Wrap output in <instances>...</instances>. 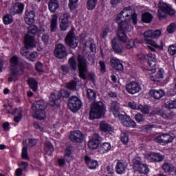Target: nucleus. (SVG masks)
Wrapping results in <instances>:
<instances>
[{
  "label": "nucleus",
  "instance_id": "obj_3",
  "mask_svg": "<svg viewBox=\"0 0 176 176\" xmlns=\"http://www.w3.org/2000/svg\"><path fill=\"white\" fill-rule=\"evenodd\" d=\"M107 112V107L102 102H97L92 104L89 112V119L94 120V119H100L105 115Z\"/></svg>",
  "mask_w": 176,
  "mask_h": 176
},
{
  "label": "nucleus",
  "instance_id": "obj_63",
  "mask_svg": "<svg viewBox=\"0 0 176 176\" xmlns=\"http://www.w3.org/2000/svg\"><path fill=\"white\" fill-rule=\"evenodd\" d=\"M135 119L136 121L140 122L144 120V117H142V115H141V113H138L135 116Z\"/></svg>",
  "mask_w": 176,
  "mask_h": 176
},
{
  "label": "nucleus",
  "instance_id": "obj_9",
  "mask_svg": "<svg viewBox=\"0 0 176 176\" xmlns=\"http://www.w3.org/2000/svg\"><path fill=\"white\" fill-rule=\"evenodd\" d=\"M156 72L155 69H147L146 70V75H151L150 79L153 82H160L162 78L164 76V70L163 69H160L156 74H153Z\"/></svg>",
  "mask_w": 176,
  "mask_h": 176
},
{
  "label": "nucleus",
  "instance_id": "obj_17",
  "mask_svg": "<svg viewBox=\"0 0 176 176\" xmlns=\"http://www.w3.org/2000/svg\"><path fill=\"white\" fill-rule=\"evenodd\" d=\"M100 144V135L95 133L90 138L88 142V147L89 149L94 150L98 148Z\"/></svg>",
  "mask_w": 176,
  "mask_h": 176
},
{
  "label": "nucleus",
  "instance_id": "obj_53",
  "mask_svg": "<svg viewBox=\"0 0 176 176\" xmlns=\"http://www.w3.org/2000/svg\"><path fill=\"white\" fill-rule=\"evenodd\" d=\"M176 30V24L173 23H170L167 29H166V31L168 32V34H173Z\"/></svg>",
  "mask_w": 176,
  "mask_h": 176
},
{
  "label": "nucleus",
  "instance_id": "obj_29",
  "mask_svg": "<svg viewBox=\"0 0 176 176\" xmlns=\"http://www.w3.org/2000/svg\"><path fill=\"white\" fill-rule=\"evenodd\" d=\"M149 95L155 100H160L164 96V91L162 89H153L149 91Z\"/></svg>",
  "mask_w": 176,
  "mask_h": 176
},
{
  "label": "nucleus",
  "instance_id": "obj_21",
  "mask_svg": "<svg viewBox=\"0 0 176 176\" xmlns=\"http://www.w3.org/2000/svg\"><path fill=\"white\" fill-rule=\"evenodd\" d=\"M60 28L61 31H67L69 25V15L68 14H65L60 17Z\"/></svg>",
  "mask_w": 176,
  "mask_h": 176
},
{
  "label": "nucleus",
  "instance_id": "obj_23",
  "mask_svg": "<svg viewBox=\"0 0 176 176\" xmlns=\"http://www.w3.org/2000/svg\"><path fill=\"white\" fill-rule=\"evenodd\" d=\"M148 49L151 50V52H156L157 50H163V44L158 45L156 43V41L151 39L146 41Z\"/></svg>",
  "mask_w": 176,
  "mask_h": 176
},
{
  "label": "nucleus",
  "instance_id": "obj_20",
  "mask_svg": "<svg viewBox=\"0 0 176 176\" xmlns=\"http://www.w3.org/2000/svg\"><path fill=\"white\" fill-rule=\"evenodd\" d=\"M35 11L30 9H27L25 12V21L29 25L34 23L35 21Z\"/></svg>",
  "mask_w": 176,
  "mask_h": 176
},
{
  "label": "nucleus",
  "instance_id": "obj_42",
  "mask_svg": "<svg viewBox=\"0 0 176 176\" xmlns=\"http://www.w3.org/2000/svg\"><path fill=\"white\" fill-rule=\"evenodd\" d=\"M152 19H153V16L149 12L143 14L142 16V20L144 23H149L152 21Z\"/></svg>",
  "mask_w": 176,
  "mask_h": 176
},
{
  "label": "nucleus",
  "instance_id": "obj_38",
  "mask_svg": "<svg viewBox=\"0 0 176 176\" xmlns=\"http://www.w3.org/2000/svg\"><path fill=\"white\" fill-rule=\"evenodd\" d=\"M21 157L23 160H28V153L27 151V140L23 142Z\"/></svg>",
  "mask_w": 176,
  "mask_h": 176
},
{
  "label": "nucleus",
  "instance_id": "obj_62",
  "mask_svg": "<svg viewBox=\"0 0 176 176\" xmlns=\"http://www.w3.org/2000/svg\"><path fill=\"white\" fill-rule=\"evenodd\" d=\"M161 116L162 118H163V119H171V114H170V113L168 112H162L161 113Z\"/></svg>",
  "mask_w": 176,
  "mask_h": 176
},
{
  "label": "nucleus",
  "instance_id": "obj_40",
  "mask_svg": "<svg viewBox=\"0 0 176 176\" xmlns=\"http://www.w3.org/2000/svg\"><path fill=\"white\" fill-rule=\"evenodd\" d=\"M28 82L30 87L33 91H36V90H38V82H36L35 79L29 78Z\"/></svg>",
  "mask_w": 176,
  "mask_h": 176
},
{
  "label": "nucleus",
  "instance_id": "obj_43",
  "mask_svg": "<svg viewBox=\"0 0 176 176\" xmlns=\"http://www.w3.org/2000/svg\"><path fill=\"white\" fill-rule=\"evenodd\" d=\"M69 65L72 69H78V64L76 63V58L74 56H72L69 59Z\"/></svg>",
  "mask_w": 176,
  "mask_h": 176
},
{
  "label": "nucleus",
  "instance_id": "obj_52",
  "mask_svg": "<svg viewBox=\"0 0 176 176\" xmlns=\"http://www.w3.org/2000/svg\"><path fill=\"white\" fill-rule=\"evenodd\" d=\"M138 111H141L142 113H149V108L146 105H139Z\"/></svg>",
  "mask_w": 176,
  "mask_h": 176
},
{
  "label": "nucleus",
  "instance_id": "obj_27",
  "mask_svg": "<svg viewBox=\"0 0 176 176\" xmlns=\"http://www.w3.org/2000/svg\"><path fill=\"white\" fill-rule=\"evenodd\" d=\"M60 8V3L58 0H50L48 3V9L51 13H55L56 10Z\"/></svg>",
  "mask_w": 176,
  "mask_h": 176
},
{
  "label": "nucleus",
  "instance_id": "obj_61",
  "mask_svg": "<svg viewBox=\"0 0 176 176\" xmlns=\"http://www.w3.org/2000/svg\"><path fill=\"white\" fill-rule=\"evenodd\" d=\"M18 166L19 167H20V168H22L23 170H27V168H28V163L25 162H21L18 163Z\"/></svg>",
  "mask_w": 176,
  "mask_h": 176
},
{
  "label": "nucleus",
  "instance_id": "obj_30",
  "mask_svg": "<svg viewBox=\"0 0 176 176\" xmlns=\"http://www.w3.org/2000/svg\"><path fill=\"white\" fill-rule=\"evenodd\" d=\"M58 25V24L57 15L54 14L50 21V31L52 32H56L57 31Z\"/></svg>",
  "mask_w": 176,
  "mask_h": 176
},
{
  "label": "nucleus",
  "instance_id": "obj_55",
  "mask_svg": "<svg viewBox=\"0 0 176 176\" xmlns=\"http://www.w3.org/2000/svg\"><path fill=\"white\" fill-rule=\"evenodd\" d=\"M162 36V30H153V39H157Z\"/></svg>",
  "mask_w": 176,
  "mask_h": 176
},
{
  "label": "nucleus",
  "instance_id": "obj_56",
  "mask_svg": "<svg viewBox=\"0 0 176 176\" xmlns=\"http://www.w3.org/2000/svg\"><path fill=\"white\" fill-rule=\"evenodd\" d=\"M168 52L170 56H175V54H176V45H172L169 46Z\"/></svg>",
  "mask_w": 176,
  "mask_h": 176
},
{
  "label": "nucleus",
  "instance_id": "obj_10",
  "mask_svg": "<svg viewBox=\"0 0 176 176\" xmlns=\"http://www.w3.org/2000/svg\"><path fill=\"white\" fill-rule=\"evenodd\" d=\"M133 170L138 171L140 174H148L150 171L146 164H142L141 161L138 160L133 161Z\"/></svg>",
  "mask_w": 176,
  "mask_h": 176
},
{
  "label": "nucleus",
  "instance_id": "obj_14",
  "mask_svg": "<svg viewBox=\"0 0 176 176\" xmlns=\"http://www.w3.org/2000/svg\"><path fill=\"white\" fill-rule=\"evenodd\" d=\"M28 47H30V46L23 47L21 50V54L29 61H36V58H38V53L36 52H30Z\"/></svg>",
  "mask_w": 176,
  "mask_h": 176
},
{
  "label": "nucleus",
  "instance_id": "obj_45",
  "mask_svg": "<svg viewBox=\"0 0 176 176\" xmlns=\"http://www.w3.org/2000/svg\"><path fill=\"white\" fill-rule=\"evenodd\" d=\"M39 36L41 37V39L44 43H47L49 41V34L45 32V30H40L39 32Z\"/></svg>",
  "mask_w": 176,
  "mask_h": 176
},
{
  "label": "nucleus",
  "instance_id": "obj_5",
  "mask_svg": "<svg viewBox=\"0 0 176 176\" xmlns=\"http://www.w3.org/2000/svg\"><path fill=\"white\" fill-rule=\"evenodd\" d=\"M10 77L8 78V82H12V80H17V74L19 71V57L14 56L10 58Z\"/></svg>",
  "mask_w": 176,
  "mask_h": 176
},
{
  "label": "nucleus",
  "instance_id": "obj_18",
  "mask_svg": "<svg viewBox=\"0 0 176 176\" xmlns=\"http://www.w3.org/2000/svg\"><path fill=\"white\" fill-rule=\"evenodd\" d=\"M54 56H56L57 58H64V57H66L67 49L65 46L63 44H58L54 51Z\"/></svg>",
  "mask_w": 176,
  "mask_h": 176
},
{
  "label": "nucleus",
  "instance_id": "obj_13",
  "mask_svg": "<svg viewBox=\"0 0 176 176\" xmlns=\"http://www.w3.org/2000/svg\"><path fill=\"white\" fill-rule=\"evenodd\" d=\"M132 27L130 24L126 23L124 28H118L117 36L119 38L120 41L123 43H125L127 41V36H126V31H131Z\"/></svg>",
  "mask_w": 176,
  "mask_h": 176
},
{
  "label": "nucleus",
  "instance_id": "obj_6",
  "mask_svg": "<svg viewBox=\"0 0 176 176\" xmlns=\"http://www.w3.org/2000/svg\"><path fill=\"white\" fill-rule=\"evenodd\" d=\"M28 31L29 34L25 36L24 41L25 46H29L30 47H35V46H36V41H35L34 39V36H32L30 34L32 35L36 34V32H38V28H36L35 25H30L28 28Z\"/></svg>",
  "mask_w": 176,
  "mask_h": 176
},
{
  "label": "nucleus",
  "instance_id": "obj_46",
  "mask_svg": "<svg viewBox=\"0 0 176 176\" xmlns=\"http://www.w3.org/2000/svg\"><path fill=\"white\" fill-rule=\"evenodd\" d=\"M78 2H79V0H69L68 6L70 10H75L78 8Z\"/></svg>",
  "mask_w": 176,
  "mask_h": 176
},
{
  "label": "nucleus",
  "instance_id": "obj_28",
  "mask_svg": "<svg viewBox=\"0 0 176 176\" xmlns=\"http://www.w3.org/2000/svg\"><path fill=\"white\" fill-rule=\"evenodd\" d=\"M112 146H111V144L108 142H104L100 144L98 147V152L101 155H104V153H108L109 151H111Z\"/></svg>",
  "mask_w": 176,
  "mask_h": 176
},
{
  "label": "nucleus",
  "instance_id": "obj_47",
  "mask_svg": "<svg viewBox=\"0 0 176 176\" xmlns=\"http://www.w3.org/2000/svg\"><path fill=\"white\" fill-rule=\"evenodd\" d=\"M3 21L6 25L12 24V23H13V16H12V15L7 14L3 17Z\"/></svg>",
  "mask_w": 176,
  "mask_h": 176
},
{
  "label": "nucleus",
  "instance_id": "obj_22",
  "mask_svg": "<svg viewBox=\"0 0 176 176\" xmlns=\"http://www.w3.org/2000/svg\"><path fill=\"white\" fill-rule=\"evenodd\" d=\"M146 159L148 162H162L164 159L162 155L156 153H148L146 155Z\"/></svg>",
  "mask_w": 176,
  "mask_h": 176
},
{
  "label": "nucleus",
  "instance_id": "obj_19",
  "mask_svg": "<svg viewBox=\"0 0 176 176\" xmlns=\"http://www.w3.org/2000/svg\"><path fill=\"white\" fill-rule=\"evenodd\" d=\"M129 164L124 160H118L116 165V173L119 175L124 174Z\"/></svg>",
  "mask_w": 176,
  "mask_h": 176
},
{
  "label": "nucleus",
  "instance_id": "obj_64",
  "mask_svg": "<svg viewBox=\"0 0 176 176\" xmlns=\"http://www.w3.org/2000/svg\"><path fill=\"white\" fill-rule=\"evenodd\" d=\"M99 64L100 65V71L101 72H105V62L100 60L99 62Z\"/></svg>",
  "mask_w": 176,
  "mask_h": 176
},
{
  "label": "nucleus",
  "instance_id": "obj_26",
  "mask_svg": "<svg viewBox=\"0 0 176 176\" xmlns=\"http://www.w3.org/2000/svg\"><path fill=\"white\" fill-rule=\"evenodd\" d=\"M85 162L90 170H95L97 167H98V162L96 160H91L90 157L85 155Z\"/></svg>",
  "mask_w": 176,
  "mask_h": 176
},
{
  "label": "nucleus",
  "instance_id": "obj_34",
  "mask_svg": "<svg viewBox=\"0 0 176 176\" xmlns=\"http://www.w3.org/2000/svg\"><path fill=\"white\" fill-rule=\"evenodd\" d=\"M111 45L115 52H117V53H123L124 48H123L122 45H120L118 43H116V38H113L111 40Z\"/></svg>",
  "mask_w": 176,
  "mask_h": 176
},
{
  "label": "nucleus",
  "instance_id": "obj_4",
  "mask_svg": "<svg viewBox=\"0 0 176 176\" xmlns=\"http://www.w3.org/2000/svg\"><path fill=\"white\" fill-rule=\"evenodd\" d=\"M32 115L35 119L42 120L46 118V104L43 100H37L32 104Z\"/></svg>",
  "mask_w": 176,
  "mask_h": 176
},
{
  "label": "nucleus",
  "instance_id": "obj_35",
  "mask_svg": "<svg viewBox=\"0 0 176 176\" xmlns=\"http://www.w3.org/2000/svg\"><path fill=\"white\" fill-rule=\"evenodd\" d=\"M100 129L102 131H104V133H112V126H109L105 121H102L100 122Z\"/></svg>",
  "mask_w": 176,
  "mask_h": 176
},
{
  "label": "nucleus",
  "instance_id": "obj_31",
  "mask_svg": "<svg viewBox=\"0 0 176 176\" xmlns=\"http://www.w3.org/2000/svg\"><path fill=\"white\" fill-rule=\"evenodd\" d=\"M54 151V147L53 144L50 141H46L44 144V152L47 153L49 156H52L53 152Z\"/></svg>",
  "mask_w": 176,
  "mask_h": 176
},
{
  "label": "nucleus",
  "instance_id": "obj_51",
  "mask_svg": "<svg viewBox=\"0 0 176 176\" xmlns=\"http://www.w3.org/2000/svg\"><path fill=\"white\" fill-rule=\"evenodd\" d=\"M64 160L68 162H72V160H74V157L71 155V151H66V153L65 154Z\"/></svg>",
  "mask_w": 176,
  "mask_h": 176
},
{
  "label": "nucleus",
  "instance_id": "obj_25",
  "mask_svg": "<svg viewBox=\"0 0 176 176\" xmlns=\"http://www.w3.org/2000/svg\"><path fill=\"white\" fill-rule=\"evenodd\" d=\"M23 12H24V4L22 3H15L10 9L11 14H19Z\"/></svg>",
  "mask_w": 176,
  "mask_h": 176
},
{
  "label": "nucleus",
  "instance_id": "obj_41",
  "mask_svg": "<svg viewBox=\"0 0 176 176\" xmlns=\"http://www.w3.org/2000/svg\"><path fill=\"white\" fill-rule=\"evenodd\" d=\"M97 1L98 0H88L87 2V8L88 10H94L97 6Z\"/></svg>",
  "mask_w": 176,
  "mask_h": 176
},
{
  "label": "nucleus",
  "instance_id": "obj_60",
  "mask_svg": "<svg viewBox=\"0 0 176 176\" xmlns=\"http://www.w3.org/2000/svg\"><path fill=\"white\" fill-rule=\"evenodd\" d=\"M135 45V43L134 42V40L130 39L127 41L126 47V49H132V47H134Z\"/></svg>",
  "mask_w": 176,
  "mask_h": 176
},
{
  "label": "nucleus",
  "instance_id": "obj_12",
  "mask_svg": "<svg viewBox=\"0 0 176 176\" xmlns=\"http://www.w3.org/2000/svg\"><path fill=\"white\" fill-rule=\"evenodd\" d=\"M78 36H75L73 32H69L65 38L66 45L72 49H75L78 46Z\"/></svg>",
  "mask_w": 176,
  "mask_h": 176
},
{
  "label": "nucleus",
  "instance_id": "obj_37",
  "mask_svg": "<svg viewBox=\"0 0 176 176\" xmlns=\"http://www.w3.org/2000/svg\"><path fill=\"white\" fill-rule=\"evenodd\" d=\"M60 100V95L58 92H55L51 94L50 97V102H52L53 105H58L57 102Z\"/></svg>",
  "mask_w": 176,
  "mask_h": 176
},
{
  "label": "nucleus",
  "instance_id": "obj_36",
  "mask_svg": "<svg viewBox=\"0 0 176 176\" xmlns=\"http://www.w3.org/2000/svg\"><path fill=\"white\" fill-rule=\"evenodd\" d=\"M162 169L165 173H173L175 168L174 167V165L172 164L170 162H166L162 165Z\"/></svg>",
  "mask_w": 176,
  "mask_h": 176
},
{
  "label": "nucleus",
  "instance_id": "obj_8",
  "mask_svg": "<svg viewBox=\"0 0 176 176\" xmlns=\"http://www.w3.org/2000/svg\"><path fill=\"white\" fill-rule=\"evenodd\" d=\"M78 63V68L79 71L80 78L86 79V72H87V60L83 56L78 55L77 58Z\"/></svg>",
  "mask_w": 176,
  "mask_h": 176
},
{
  "label": "nucleus",
  "instance_id": "obj_58",
  "mask_svg": "<svg viewBox=\"0 0 176 176\" xmlns=\"http://www.w3.org/2000/svg\"><path fill=\"white\" fill-rule=\"evenodd\" d=\"M58 95L60 96V98L63 97L64 98H67V97H69V92L65 89H62L60 90V92L58 93Z\"/></svg>",
  "mask_w": 176,
  "mask_h": 176
},
{
  "label": "nucleus",
  "instance_id": "obj_49",
  "mask_svg": "<svg viewBox=\"0 0 176 176\" xmlns=\"http://www.w3.org/2000/svg\"><path fill=\"white\" fill-rule=\"evenodd\" d=\"M87 94L89 100H96V92L91 89L87 90Z\"/></svg>",
  "mask_w": 176,
  "mask_h": 176
},
{
  "label": "nucleus",
  "instance_id": "obj_57",
  "mask_svg": "<svg viewBox=\"0 0 176 176\" xmlns=\"http://www.w3.org/2000/svg\"><path fill=\"white\" fill-rule=\"evenodd\" d=\"M121 142L123 144H127L129 142V135L127 133H121Z\"/></svg>",
  "mask_w": 176,
  "mask_h": 176
},
{
  "label": "nucleus",
  "instance_id": "obj_1",
  "mask_svg": "<svg viewBox=\"0 0 176 176\" xmlns=\"http://www.w3.org/2000/svg\"><path fill=\"white\" fill-rule=\"evenodd\" d=\"M130 19L133 24H137V14H133L131 7L128 6L116 16L115 21L118 24V28H123L126 27V24H130Z\"/></svg>",
  "mask_w": 176,
  "mask_h": 176
},
{
  "label": "nucleus",
  "instance_id": "obj_2",
  "mask_svg": "<svg viewBox=\"0 0 176 176\" xmlns=\"http://www.w3.org/2000/svg\"><path fill=\"white\" fill-rule=\"evenodd\" d=\"M120 110V106L119 103L116 102H113L110 105V111L113 113L115 118H118L120 123L125 126L126 127H135L136 124L131 118H130L127 115L120 114L119 111Z\"/></svg>",
  "mask_w": 176,
  "mask_h": 176
},
{
  "label": "nucleus",
  "instance_id": "obj_54",
  "mask_svg": "<svg viewBox=\"0 0 176 176\" xmlns=\"http://www.w3.org/2000/svg\"><path fill=\"white\" fill-rule=\"evenodd\" d=\"M66 87L69 90H76V82L75 81H71L66 85Z\"/></svg>",
  "mask_w": 176,
  "mask_h": 176
},
{
  "label": "nucleus",
  "instance_id": "obj_24",
  "mask_svg": "<svg viewBox=\"0 0 176 176\" xmlns=\"http://www.w3.org/2000/svg\"><path fill=\"white\" fill-rule=\"evenodd\" d=\"M70 140L73 142H82L83 141V135L80 131H74L71 132Z\"/></svg>",
  "mask_w": 176,
  "mask_h": 176
},
{
  "label": "nucleus",
  "instance_id": "obj_50",
  "mask_svg": "<svg viewBox=\"0 0 176 176\" xmlns=\"http://www.w3.org/2000/svg\"><path fill=\"white\" fill-rule=\"evenodd\" d=\"M138 104H137V102L135 101H130L128 102V107L131 108V109L137 110L138 111Z\"/></svg>",
  "mask_w": 176,
  "mask_h": 176
},
{
  "label": "nucleus",
  "instance_id": "obj_11",
  "mask_svg": "<svg viewBox=\"0 0 176 176\" xmlns=\"http://www.w3.org/2000/svg\"><path fill=\"white\" fill-rule=\"evenodd\" d=\"M68 107L72 112H78L82 108V102L78 97L72 96L69 100Z\"/></svg>",
  "mask_w": 176,
  "mask_h": 176
},
{
  "label": "nucleus",
  "instance_id": "obj_59",
  "mask_svg": "<svg viewBox=\"0 0 176 176\" xmlns=\"http://www.w3.org/2000/svg\"><path fill=\"white\" fill-rule=\"evenodd\" d=\"M35 69L38 71V72H43V64L41 62H38L36 63Z\"/></svg>",
  "mask_w": 176,
  "mask_h": 176
},
{
  "label": "nucleus",
  "instance_id": "obj_16",
  "mask_svg": "<svg viewBox=\"0 0 176 176\" xmlns=\"http://www.w3.org/2000/svg\"><path fill=\"white\" fill-rule=\"evenodd\" d=\"M155 141V142H158V144L166 145V144L173 142V141H174V137L171 136L170 134H164L156 137Z\"/></svg>",
  "mask_w": 176,
  "mask_h": 176
},
{
  "label": "nucleus",
  "instance_id": "obj_48",
  "mask_svg": "<svg viewBox=\"0 0 176 176\" xmlns=\"http://www.w3.org/2000/svg\"><path fill=\"white\" fill-rule=\"evenodd\" d=\"M165 106L169 109H174V108H176V99L175 100H169L166 102Z\"/></svg>",
  "mask_w": 176,
  "mask_h": 176
},
{
  "label": "nucleus",
  "instance_id": "obj_33",
  "mask_svg": "<svg viewBox=\"0 0 176 176\" xmlns=\"http://www.w3.org/2000/svg\"><path fill=\"white\" fill-rule=\"evenodd\" d=\"M13 115L14 116V121L16 123H19L23 119V109L21 108L16 109L14 112Z\"/></svg>",
  "mask_w": 176,
  "mask_h": 176
},
{
  "label": "nucleus",
  "instance_id": "obj_7",
  "mask_svg": "<svg viewBox=\"0 0 176 176\" xmlns=\"http://www.w3.org/2000/svg\"><path fill=\"white\" fill-rule=\"evenodd\" d=\"M169 14L170 16H174L175 11L172 9L171 7L168 6L166 3H160L158 9V17L163 19Z\"/></svg>",
  "mask_w": 176,
  "mask_h": 176
},
{
  "label": "nucleus",
  "instance_id": "obj_32",
  "mask_svg": "<svg viewBox=\"0 0 176 176\" xmlns=\"http://www.w3.org/2000/svg\"><path fill=\"white\" fill-rule=\"evenodd\" d=\"M111 64L115 69H118V71H122V69H123V64H122V62L118 58L111 59Z\"/></svg>",
  "mask_w": 176,
  "mask_h": 176
},
{
  "label": "nucleus",
  "instance_id": "obj_44",
  "mask_svg": "<svg viewBox=\"0 0 176 176\" xmlns=\"http://www.w3.org/2000/svg\"><path fill=\"white\" fill-rule=\"evenodd\" d=\"M144 38L145 42H148V41L153 39V30H146V32H144Z\"/></svg>",
  "mask_w": 176,
  "mask_h": 176
},
{
  "label": "nucleus",
  "instance_id": "obj_39",
  "mask_svg": "<svg viewBox=\"0 0 176 176\" xmlns=\"http://www.w3.org/2000/svg\"><path fill=\"white\" fill-rule=\"evenodd\" d=\"M148 64L150 67H155L156 65V55L155 54L149 53L148 54Z\"/></svg>",
  "mask_w": 176,
  "mask_h": 176
},
{
  "label": "nucleus",
  "instance_id": "obj_15",
  "mask_svg": "<svg viewBox=\"0 0 176 176\" xmlns=\"http://www.w3.org/2000/svg\"><path fill=\"white\" fill-rule=\"evenodd\" d=\"M126 90L129 94H137L141 91V85L135 81H132L126 84Z\"/></svg>",
  "mask_w": 176,
  "mask_h": 176
}]
</instances>
